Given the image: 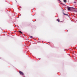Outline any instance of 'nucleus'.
Listing matches in <instances>:
<instances>
[{
	"label": "nucleus",
	"instance_id": "1",
	"mask_svg": "<svg viewBox=\"0 0 77 77\" xmlns=\"http://www.w3.org/2000/svg\"><path fill=\"white\" fill-rule=\"evenodd\" d=\"M19 72L20 74H22V75H23L24 74V73L23 72H21L20 71Z\"/></svg>",
	"mask_w": 77,
	"mask_h": 77
},
{
	"label": "nucleus",
	"instance_id": "2",
	"mask_svg": "<svg viewBox=\"0 0 77 77\" xmlns=\"http://www.w3.org/2000/svg\"><path fill=\"white\" fill-rule=\"evenodd\" d=\"M71 8L69 7V8H68V10H69V11H70Z\"/></svg>",
	"mask_w": 77,
	"mask_h": 77
},
{
	"label": "nucleus",
	"instance_id": "3",
	"mask_svg": "<svg viewBox=\"0 0 77 77\" xmlns=\"http://www.w3.org/2000/svg\"><path fill=\"white\" fill-rule=\"evenodd\" d=\"M64 3H66V0H64Z\"/></svg>",
	"mask_w": 77,
	"mask_h": 77
},
{
	"label": "nucleus",
	"instance_id": "4",
	"mask_svg": "<svg viewBox=\"0 0 77 77\" xmlns=\"http://www.w3.org/2000/svg\"><path fill=\"white\" fill-rule=\"evenodd\" d=\"M19 32L20 33H21V34L23 33V32H21V31H19Z\"/></svg>",
	"mask_w": 77,
	"mask_h": 77
},
{
	"label": "nucleus",
	"instance_id": "5",
	"mask_svg": "<svg viewBox=\"0 0 77 77\" xmlns=\"http://www.w3.org/2000/svg\"><path fill=\"white\" fill-rule=\"evenodd\" d=\"M30 38H33V37L32 36H30Z\"/></svg>",
	"mask_w": 77,
	"mask_h": 77
},
{
	"label": "nucleus",
	"instance_id": "6",
	"mask_svg": "<svg viewBox=\"0 0 77 77\" xmlns=\"http://www.w3.org/2000/svg\"><path fill=\"white\" fill-rule=\"evenodd\" d=\"M57 21H58V22H59V20H57Z\"/></svg>",
	"mask_w": 77,
	"mask_h": 77
},
{
	"label": "nucleus",
	"instance_id": "7",
	"mask_svg": "<svg viewBox=\"0 0 77 77\" xmlns=\"http://www.w3.org/2000/svg\"><path fill=\"white\" fill-rule=\"evenodd\" d=\"M66 15H67V16H68V14H66Z\"/></svg>",
	"mask_w": 77,
	"mask_h": 77
},
{
	"label": "nucleus",
	"instance_id": "8",
	"mask_svg": "<svg viewBox=\"0 0 77 77\" xmlns=\"http://www.w3.org/2000/svg\"><path fill=\"white\" fill-rule=\"evenodd\" d=\"M64 14V15H65V14Z\"/></svg>",
	"mask_w": 77,
	"mask_h": 77
}]
</instances>
